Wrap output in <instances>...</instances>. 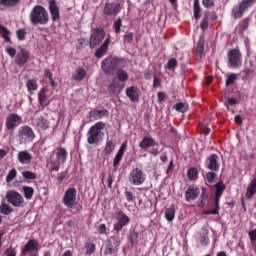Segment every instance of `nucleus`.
Returning <instances> with one entry per match:
<instances>
[{
  "label": "nucleus",
  "mask_w": 256,
  "mask_h": 256,
  "mask_svg": "<svg viewBox=\"0 0 256 256\" xmlns=\"http://www.w3.org/2000/svg\"><path fill=\"white\" fill-rule=\"evenodd\" d=\"M67 150L63 147L54 149L48 159V167L51 171H59L61 165L67 161Z\"/></svg>",
  "instance_id": "1"
},
{
  "label": "nucleus",
  "mask_w": 256,
  "mask_h": 256,
  "mask_svg": "<svg viewBox=\"0 0 256 256\" xmlns=\"http://www.w3.org/2000/svg\"><path fill=\"white\" fill-rule=\"evenodd\" d=\"M29 20L32 25H47L49 23V12L45 7L36 5L29 14Z\"/></svg>",
  "instance_id": "2"
},
{
  "label": "nucleus",
  "mask_w": 256,
  "mask_h": 256,
  "mask_svg": "<svg viewBox=\"0 0 256 256\" xmlns=\"http://www.w3.org/2000/svg\"><path fill=\"white\" fill-rule=\"evenodd\" d=\"M105 122H97L88 130L86 137L88 145H97L103 139V131L105 130Z\"/></svg>",
  "instance_id": "3"
},
{
  "label": "nucleus",
  "mask_w": 256,
  "mask_h": 256,
  "mask_svg": "<svg viewBox=\"0 0 256 256\" xmlns=\"http://www.w3.org/2000/svg\"><path fill=\"white\" fill-rule=\"evenodd\" d=\"M102 70L108 75H113L115 71H118L121 67V59L113 56H109L101 63Z\"/></svg>",
  "instance_id": "4"
},
{
  "label": "nucleus",
  "mask_w": 256,
  "mask_h": 256,
  "mask_svg": "<svg viewBox=\"0 0 256 256\" xmlns=\"http://www.w3.org/2000/svg\"><path fill=\"white\" fill-rule=\"evenodd\" d=\"M228 67L229 69H240L243 65V55L239 49L234 48L228 51Z\"/></svg>",
  "instance_id": "5"
},
{
  "label": "nucleus",
  "mask_w": 256,
  "mask_h": 256,
  "mask_svg": "<svg viewBox=\"0 0 256 256\" xmlns=\"http://www.w3.org/2000/svg\"><path fill=\"white\" fill-rule=\"evenodd\" d=\"M147 180V174L141 168H133L128 174V182L130 185L140 186Z\"/></svg>",
  "instance_id": "6"
},
{
  "label": "nucleus",
  "mask_w": 256,
  "mask_h": 256,
  "mask_svg": "<svg viewBox=\"0 0 256 256\" xmlns=\"http://www.w3.org/2000/svg\"><path fill=\"white\" fill-rule=\"evenodd\" d=\"M256 0H241L238 5L234 6L232 9V17L234 19H241L245 14V11L251 9L255 5Z\"/></svg>",
  "instance_id": "7"
},
{
  "label": "nucleus",
  "mask_w": 256,
  "mask_h": 256,
  "mask_svg": "<svg viewBox=\"0 0 256 256\" xmlns=\"http://www.w3.org/2000/svg\"><path fill=\"white\" fill-rule=\"evenodd\" d=\"M18 138L20 143H32L35 140V131L30 126L24 125L18 129Z\"/></svg>",
  "instance_id": "8"
},
{
  "label": "nucleus",
  "mask_w": 256,
  "mask_h": 256,
  "mask_svg": "<svg viewBox=\"0 0 256 256\" xmlns=\"http://www.w3.org/2000/svg\"><path fill=\"white\" fill-rule=\"evenodd\" d=\"M6 201L12 205V207H23L25 199L21 193L15 190H9L6 192Z\"/></svg>",
  "instance_id": "9"
},
{
  "label": "nucleus",
  "mask_w": 256,
  "mask_h": 256,
  "mask_svg": "<svg viewBox=\"0 0 256 256\" xmlns=\"http://www.w3.org/2000/svg\"><path fill=\"white\" fill-rule=\"evenodd\" d=\"M39 255V242L35 239H30L24 247L21 249V255L23 256H31V255Z\"/></svg>",
  "instance_id": "10"
},
{
  "label": "nucleus",
  "mask_w": 256,
  "mask_h": 256,
  "mask_svg": "<svg viewBox=\"0 0 256 256\" xmlns=\"http://www.w3.org/2000/svg\"><path fill=\"white\" fill-rule=\"evenodd\" d=\"M103 39H105V30L100 28L92 30L89 43L90 48L95 49V47H97V45H99Z\"/></svg>",
  "instance_id": "11"
},
{
  "label": "nucleus",
  "mask_w": 256,
  "mask_h": 256,
  "mask_svg": "<svg viewBox=\"0 0 256 256\" xmlns=\"http://www.w3.org/2000/svg\"><path fill=\"white\" fill-rule=\"evenodd\" d=\"M117 222L114 224V231L119 233L123 230V227H127V224L130 223L131 219L125 213L119 211L116 214Z\"/></svg>",
  "instance_id": "12"
},
{
  "label": "nucleus",
  "mask_w": 256,
  "mask_h": 256,
  "mask_svg": "<svg viewBox=\"0 0 256 256\" xmlns=\"http://www.w3.org/2000/svg\"><path fill=\"white\" fill-rule=\"evenodd\" d=\"M23 123V119L18 114H10L6 117L5 126L8 131H13L16 127H19Z\"/></svg>",
  "instance_id": "13"
},
{
  "label": "nucleus",
  "mask_w": 256,
  "mask_h": 256,
  "mask_svg": "<svg viewBox=\"0 0 256 256\" xmlns=\"http://www.w3.org/2000/svg\"><path fill=\"white\" fill-rule=\"evenodd\" d=\"M77 199V189L75 188H69L66 190L64 197H63V203L66 207H73L75 205V201Z\"/></svg>",
  "instance_id": "14"
},
{
  "label": "nucleus",
  "mask_w": 256,
  "mask_h": 256,
  "mask_svg": "<svg viewBox=\"0 0 256 256\" xmlns=\"http://www.w3.org/2000/svg\"><path fill=\"white\" fill-rule=\"evenodd\" d=\"M120 241H119V238H115L113 237L112 238V241L109 240L106 244V247H105V255H115V253H117V251H119V245H120Z\"/></svg>",
  "instance_id": "15"
},
{
  "label": "nucleus",
  "mask_w": 256,
  "mask_h": 256,
  "mask_svg": "<svg viewBox=\"0 0 256 256\" xmlns=\"http://www.w3.org/2000/svg\"><path fill=\"white\" fill-rule=\"evenodd\" d=\"M157 145L159 144L153 139V137H151V135L144 136L139 143V147L143 151H149V149L157 147Z\"/></svg>",
  "instance_id": "16"
},
{
  "label": "nucleus",
  "mask_w": 256,
  "mask_h": 256,
  "mask_svg": "<svg viewBox=\"0 0 256 256\" xmlns=\"http://www.w3.org/2000/svg\"><path fill=\"white\" fill-rule=\"evenodd\" d=\"M121 11V5L117 3H106L104 6V15L115 17L119 15Z\"/></svg>",
  "instance_id": "17"
},
{
  "label": "nucleus",
  "mask_w": 256,
  "mask_h": 256,
  "mask_svg": "<svg viewBox=\"0 0 256 256\" xmlns=\"http://www.w3.org/2000/svg\"><path fill=\"white\" fill-rule=\"evenodd\" d=\"M206 167L209 171H219L221 164L219 163V156L217 154H212L207 158Z\"/></svg>",
  "instance_id": "18"
},
{
  "label": "nucleus",
  "mask_w": 256,
  "mask_h": 256,
  "mask_svg": "<svg viewBox=\"0 0 256 256\" xmlns=\"http://www.w3.org/2000/svg\"><path fill=\"white\" fill-rule=\"evenodd\" d=\"M27 61H29V51H27L26 49H21L17 53L15 63L19 67H23V65H25V63H27Z\"/></svg>",
  "instance_id": "19"
},
{
  "label": "nucleus",
  "mask_w": 256,
  "mask_h": 256,
  "mask_svg": "<svg viewBox=\"0 0 256 256\" xmlns=\"http://www.w3.org/2000/svg\"><path fill=\"white\" fill-rule=\"evenodd\" d=\"M126 150H127V142H123L114 157L113 167H119V163H121V160L123 159V155H125Z\"/></svg>",
  "instance_id": "20"
},
{
  "label": "nucleus",
  "mask_w": 256,
  "mask_h": 256,
  "mask_svg": "<svg viewBox=\"0 0 256 256\" xmlns=\"http://www.w3.org/2000/svg\"><path fill=\"white\" fill-rule=\"evenodd\" d=\"M126 96L132 103H137L139 101V89L135 86L126 88Z\"/></svg>",
  "instance_id": "21"
},
{
  "label": "nucleus",
  "mask_w": 256,
  "mask_h": 256,
  "mask_svg": "<svg viewBox=\"0 0 256 256\" xmlns=\"http://www.w3.org/2000/svg\"><path fill=\"white\" fill-rule=\"evenodd\" d=\"M200 190L195 186H190L185 192L186 201H195L199 197Z\"/></svg>",
  "instance_id": "22"
},
{
  "label": "nucleus",
  "mask_w": 256,
  "mask_h": 256,
  "mask_svg": "<svg viewBox=\"0 0 256 256\" xmlns=\"http://www.w3.org/2000/svg\"><path fill=\"white\" fill-rule=\"evenodd\" d=\"M34 125L37 127L38 131H47V129H49V120L40 116L35 119Z\"/></svg>",
  "instance_id": "23"
},
{
  "label": "nucleus",
  "mask_w": 256,
  "mask_h": 256,
  "mask_svg": "<svg viewBox=\"0 0 256 256\" xmlns=\"http://www.w3.org/2000/svg\"><path fill=\"white\" fill-rule=\"evenodd\" d=\"M90 119H94V121H99V119H103V117H109V111L103 109V110H91L89 112Z\"/></svg>",
  "instance_id": "24"
},
{
  "label": "nucleus",
  "mask_w": 256,
  "mask_h": 256,
  "mask_svg": "<svg viewBox=\"0 0 256 256\" xmlns=\"http://www.w3.org/2000/svg\"><path fill=\"white\" fill-rule=\"evenodd\" d=\"M49 11L51 15L52 21H59L60 16H59V7H57V3H55V0H50L49 1Z\"/></svg>",
  "instance_id": "25"
},
{
  "label": "nucleus",
  "mask_w": 256,
  "mask_h": 256,
  "mask_svg": "<svg viewBox=\"0 0 256 256\" xmlns=\"http://www.w3.org/2000/svg\"><path fill=\"white\" fill-rule=\"evenodd\" d=\"M17 159L22 165H29L33 160V155L28 151H20L17 155Z\"/></svg>",
  "instance_id": "26"
},
{
  "label": "nucleus",
  "mask_w": 256,
  "mask_h": 256,
  "mask_svg": "<svg viewBox=\"0 0 256 256\" xmlns=\"http://www.w3.org/2000/svg\"><path fill=\"white\" fill-rule=\"evenodd\" d=\"M38 103L41 107H47V105H49L50 101L47 98V89L42 88L38 92Z\"/></svg>",
  "instance_id": "27"
},
{
  "label": "nucleus",
  "mask_w": 256,
  "mask_h": 256,
  "mask_svg": "<svg viewBox=\"0 0 256 256\" xmlns=\"http://www.w3.org/2000/svg\"><path fill=\"white\" fill-rule=\"evenodd\" d=\"M110 44H111V38H106L104 43L96 50L95 57H98V58L103 57L107 49H109Z\"/></svg>",
  "instance_id": "28"
},
{
  "label": "nucleus",
  "mask_w": 256,
  "mask_h": 256,
  "mask_svg": "<svg viewBox=\"0 0 256 256\" xmlns=\"http://www.w3.org/2000/svg\"><path fill=\"white\" fill-rule=\"evenodd\" d=\"M256 193V178L251 181V183L248 185L245 193L246 199H251L253 195Z\"/></svg>",
  "instance_id": "29"
},
{
  "label": "nucleus",
  "mask_w": 256,
  "mask_h": 256,
  "mask_svg": "<svg viewBox=\"0 0 256 256\" xmlns=\"http://www.w3.org/2000/svg\"><path fill=\"white\" fill-rule=\"evenodd\" d=\"M219 201H221V196H215L214 205L215 209L206 210L203 212V215H219Z\"/></svg>",
  "instance_id": "30"
},
{
  "label": "nucleus",
  "mask_w": 256,
  "mask_h": 256,
  "mask_svg": "<svg viewBox=\"0 0 256 256\" xmlns=\"http://www.w3.org/2000/svg\"><path fill=\"white\" fill-rule=\"evenodd\" d=\"M116 144L113 140H106V144L103 150L104 155H111L115 151Z\"/></svg>",
  "instance_id": "31"
},
{
  "label": "nucleus",
  "mask_w": 256,
  "mask_h": 256,
  "mask_svg": "<svg viewBox=\"0 0 256 256\" xmlns=\"http://www.w3.org/2000/svg\"><path fill=\"white\" fill-rule=\"evenodd\" d=\"M85 75H87V71L84 68H77L72 79L74 81H83V79H85Z\"/></svg>",
  "instance_id": "32"
},
{
  "label": "nucleus",
  "mask_w": 256,
  "mask_h": 256,
  "mask_svg": "<svg viewBox=\"0 0 256 256\" xmlns=\"http://www.w3.org/2000/svg\"><path fill=\"white\" fill-rule=\"evenodd\" d=\"M26 87L30 93H33V91H37L39 85L37 84L36 79H28L26 82Z\"/></svg>",
  "instance_id": "33"
},
{
  "label": "nucleus",
  "mask_w": 256,
  "mask_h": 256,
  "mask_svg": "<svg viewBox=\"0 0 256 256\" xmlns=\"http://www.w3.org/2000/svg\"><path fill=\"white\" fill-rule=\"evenodd\" d=\"M22 189H23L25 199H28V200L33 199V195L35 194V189H33V187L24 186Z\"/></svg>",
  "instance_id": "34"
},
{
  "label": "nucleus",
  "mask_w": 256,
  "mask_h": 256,
  "mask_svg": "<svg viewBox=\"0 0 256 256\" xmlns=\"http://www.w3.org/2000/svg\"><path fill=\"white\" fill-rule=\"evenodd\" d=\"M193 9H194V18L196 20L201 19V5L199 4V0H194Z\"/></svg>",
  "instance_id": "35"
},
{
  "label": "nucleus",
  "mask_w": 256,
  "mask_h": 256,
  "mask_svg": "<svg viewBox=\"0 0 256 256\" xmlns=\"http://www.w3.org/2000/svg\"><path fill=\"white\" fill-rule=\"evenodd\" d=\"M0 213L2 215H11V213H13V208H11L7 203H2L0 205Z\"/></svg>",
  "instance_id": "36"
},
{
  "label": "nucleus",
  "mask_w": 256,
  "mask_h": 256,
  "mask_svg": "<svg viewBox=\"0 0 256 256\" xmlns=\"http://www.w3.org/2000/svg\"><path fill=\"white\" fill-rule=\"evenodd\" d=\"M197 175H198L197 168L193 167L188 169L187 177L189 181H197Z\"/></svg>",
  "instance_id": "37"
},
{
  "label": "nucleus",
  "mask_w": 256,
  "mask_h": 256,
  "mask_svg": "<svg viewBox=\"0 0 256 256\" xmlns=\"http://www.w3.org/2000/svg\"><path fill=\"white\" fill-rule=\"evenodd\" d=\"M165 219L168 221H173L175 219V207L167 208L165 211Z\"/></svg>",
  "instance_id": "38"
},
{
  "label": "nucleus",
  "mask_w": 256,
  "mask_h": 256,
  "mask_svg": "<svg viewBox=\"0 0 256 256\" xmlns=\"http://www.w3.org/2000/svg\"><path fill=\"white\" fill-rule=\"evenodd\" d=\"M117 79L119 81H122L124 83V81H127V79H129V75L127 74V72L125 70L119 69L117 70Z\"/></svg>",
  "instance_id": "39"
},
{
  "label": "nucleus",
  "mask_w": 256,
  "mask_h": 256,
  "mask_svg": "<svg viewBox=\"0 0 256 256\" xmlns=\"http://www.w3.org/2000/svg\"><path fill=\"white\" fill-rule=\"evenodd\" d=\"M174 109H176L179 113H185V111L189 109V105L187 103L179 102L174 105Z\"/></svg>",
  "instance_id": "40"
},
{
  "label": "nucleus",
  "mask_w": 256,
  "mask_h": 256,
  "mask_svg": "<svg viewBox=\"0 0 256 256\" xmlns=\"http://www.w3.org/2000/svg\"><path fill=\"white\" fill-rule=\"evenodd\" d=\"M122 25H123V21L121 20V18H118L117 20L114 21L113 27H114V31L117 35H119V33H121Z\"/></svg>",
  "instance_id": "41"
},
{
  "label": "nucleus",
  "mask_w": 256,
  "mask_h": 256,
  "mask_svg": "<svg viewBox=\"0 0 256 256\" xmlns=\"http://www.w3.org/2000/svg\"><path fill=\"white\" fill-rule=\"evenodd\" d=\"M15 177H17V170L15 168L11 169L7 176H6V183H11V181H13V179H15Z\"/></svg>",
  "instance_id": "42"
},
{
  "label": "nucleus",
  "mask_w": 256,
  "mask_h": 256,
  "mask_svg": "<svg viewBox=\"0 0 256 256\" xmlns=\"http://www.w3.org/2000/svg\"><path fill=\"white\" fill-rule=\"evenodd\" d=\"M203 51H205V41L200 39L197 43L196 53H198V55H203Z\"/></svg>",
  "instance_id": "43"
},
{
  "label": "nucleus",
  "mask_w": 256,
  "mask_h": 256,
  "mask_svg": "<svg viewBox=\"0 0 256 256\" xmlns=\"http://www.w3.org/2000/svg\"><path fill=\"white\" fill-rule=\"evenodd\" d=\"M85 247H86L85 255H93L96 249L95 244L92 242H89V243H86Z\"/></svg>",
  "instance_id": "44"
},
{
  "label": "nucleus",
  "mask_w": 256,
  "mask_h": 256,
  "mask_svg": "<svg viewBox=\"0 0 256 256\" xmlns=\"http://www.w3.org/2000/svg\"><path fill=\"white\" fill-rule=\"evenodd\" d=\"M22 177L27 180H34V179H37V174L31 171H24L22 172Z\"/></svg>",
  "instance_id": "45"
},
{
  "label": "nucleus",
  "mask_w": 256,
  "mask_h": 256,
  "mask_svg": "<svg viewBox=\"0 0 256 256\" xmlns=\"http://www.w3.org/2000/svg\"><path fill=\"white\" fill-rule=\"evenodd\" d=\"M249 18H245L239 25L240 31L243 33V31H247L249 29Z\"/></svg>",
  "instance_id": "46"
},
{
  "label": "nucleus",
  "mask_w": 256,
  "mask_h": 256,
  "mask_svg": "<svg viewBox=\"0 0 256 256\" xmlns=\"http://www.w3.org/2000/svg\"><path fill=\"white\" fill-rule=\"evenodd\" d=\"M236 80H237V74L232 73V74L228 75V77L226 79V86L229 87V85H233Z\"/></svg>",
  "instance_id": "47"
},
{
  "label": "nucleus",
  "mask_w": 256,
  "mask_h": 256,
  "mask_svg": "<svg viewBox=\"0 0 256 256\" xmlns=\"http://www.w3.org/2000/svg\"><path fill=\"white\" fill-rule=\"evenodd\" d=\"M118 86H119V80L117 78H114L111 84L109 85L108 89L109 91H111V93H115Z\"/></svg>",
  "instance_id": "48"
},
{
  "label": "nucleus",
  "mask_w": 256,
  "mask_h": 256,
  "mask_svg": "<svg viewBox=\"0 0 256 256\" xmlns=\"http://www.w3.org/2000/svg\"><path fill=\"white\" fill-rule=\"evenodd\" d=\"M175 67H177V59L175 58L169 59L165 65V69H175Z\"/></svg>",
  "instance_id": "49"
},
{
  "label": "nucleus",
  "mask_w": 256,
  "mask_h": 256,
  "mask_svg": "<svg viewBox=\"0 0 256 256\" xmlns=\"http://www.w3.org/2000/svg\"><path fill=\"white\" fill-rule=\"evenodd\" d=\"M223 191H225V185H223V183L216 184V196L221 197L223 195Z\"/></svg>",
  "instance_id": "50"
},
{
  "label": "nucleus",
  "mask_w": 256,
  "mask_h": 256,
  "mask_svg": "<svg viewBox=\"0 0 256 256\" xmlns=\"http://www.w3.org/2000/svg\"><path fill=\"white\" fill-rule=\"evenodd\" d=\"M0 34L3 37V39H5V41H9L10 34L7 28H5V26H0Z\"/></svg>",
  "instance_id": "51"
},
{
  "label": "nucleus",
  "mask_w": 256,
  "mask_h": 256,
  "mask_svg": "<svg viewBox=\"0 0 256 256\" xmlns=\"http://www.w3.org/2000/svg\"><path fill=\"white\" fill-rule=\"evenodd\" d=\"M217 177V174L214 172H208L205 176L206 181L209 183H215V178Z\"/></svg>",
  "instance_id": "52"
},
{
  "label": "nucleus",
  "mask_w": 256,
  "mask_h": 256,
  "mask_svg": "<svg viewBox=\"0 0 256 256\" xmlns=\"http://www.w3.org/2000/svg\"><path fill=\"white\" fill-rule=\"evenodd\" d=\"M199 127H200V131H201L202 133H204L205 135H209V133H211V129H209V128L207 127V124H205V122H201V123L199 124Z\"/></svg>",
  "instance_id": "53"
},
{
  "label": "nucleus",
  "mask_w": 256,
  "mask_h": 256,
  "mask_svg": "<svg viewBox=\"0 0 256 256\" xmlns=\"http://www.w3.org/2000/svg\"><path fill=\"white\" fill-rule=\"evenodd\" d=\"M202 5L206 9H211V7H215V0H202Z\"/></svg>",
  "instance_id": "54"
},
{
  "label": "nucleus",
  "mask_w": 256,
  "mask_h": 256,
  "mask_svg": "<svg viewBox=\"0 0 256 256\" xmlns=\"http://www.w3.org/2000/svg\"><path fill=\"white\" fill-rule=\"evenodd\" d=\"M233 105H237V98H228L225 102V107L229 109V107H233Z\"/></svg>",
  "instance_id": "55"
},
{
  "label": "nucleus",
  "mask_w": 256,
  "mask_h": 256,
  "mask_svg": "<svg viewBox=\"0 0 256 256\" xmlns=\"http://www.w3.org/2000/svg\"><path fill=\"white\" fill-rule=\"evenodd\" d=\"M124 43H133V32H128L123 37Z\"/></svg>",
  "instance_id": "56"
},
{
  "label": "nucleus",
  "mask_w": 256,
  "mask_h": 256,
  "mask_svg": "<svg viewBox=\"0 0 256 256\" xmlns=\"http://www.w3.org/2000/svg\"><path fill=\"white\" fill-rule=\"evenodd\" d=\"M5 51L9 57H15V55H17V50L13 47H7Z\"/></svg>",
  "instance_id": "57"
},
{
  "label": "nucleus",
  "mask_w": 256,
  "mask_h": 256,
  "mask_svg": "<svg viewBox=\"0 0 256 256\" xmlns=\"http://www.w3.org/2000/svg\"><path fill=\"white\" fill-rule=\"evenodd\" d=\"M16 35L20 41H23V39H25V35H27V32H25V29H19L16 32Z\"/></svg>",
  "instance_id": "58"
},
{
  "label": "nucleus",
  "mask_w": 256,
  "mask_h": 256,
  "mask_svg": "<svg viewBox=\"0 0 256 256\" xmlns=\"http://www.w3.org/2000/svg\"><path fill=\"white\" fill-rule=\"evenodd\" d=\"M19 1H21V0H2V3L6 7H11V5H15V4L19 3Z\"/></svg>",
  "instance_id": "59"
},
{
  "label": "nucleus",
  "mask_w": 256,
  "mask_h": 256,
  "mask_svg": "<svg viewBox=\"0 0 256 256\" xmlns=\"http://www.w3.org/2000/svg\"><path fill=\"white\" fill-rule=\"evenodd\" d=\"M157 97H158V102L163 103L165 102V99H167V94L165 92H158Z\"/></svg>",
  "instance_id": "60"
},
{
  "label": "nucleus",
  "mask_w": 256,
  "mask_h": 256,
  "mask_svg": "<svg viewBox=\"0 0 256 256\" xmlns=\"http://www.w3.org/2000/svg\"><path fill=\"white\" fill-rule=\"evenodd\" d=\"M125 196H126V200L128 201V203H131V201H133V199H135V195L131 191H125Z\"/></svg>",
  "instance_id": "61"
},
{
  "label": "nucleus",
  "mask_w": 256,
  "mask_h": 256,
  "mask_svg": "<svg viewBox=\"0 0 256 256\" xmlns=\"http://www.w3.org/2000/svg\"><path fill=\"white\" fill-rule=\"evenodd\" d=\"M207 199V194L205 193V188H203V192L201 195V202L199 204V207H205V200Z\"/></svg>",
  "instance_id": "62"
},
{
  "label": "nucleus",
  "mask_w": 256,
  "mask_h": 256,
  "mask_svg": "<svg viewBox=\"0 0 256 256\" xmlns=\"http://www.w3.org/2000/svg\"><path fill=\"white\" fill-rule=\"evenodd\" d=\"M153 87H154V89L161 87V79L159 77H154Z\"/></svg>",
  "instance_id": "63"
},
{
  "label": "nucleus",
  "mask_w": 256,
  "mask_h": 256,
  "mask_svg": "<svg viewBox=\"0 0 256 256\" xmlns=\"http://www.w3.org/2000/svg\"><path fill=\"white\" fill-rule=\"evenodd\" d=\"M200 243L202 245H209V237L207 235H203L200 237Z\"/></svg>",
  "instance_id": "64"
}]
</instances>
